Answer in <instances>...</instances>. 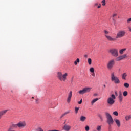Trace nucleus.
I'll return each instance as SVG.
<instances>
[{"label": "nucleus", "instance_id": "47", "mask_svg": "<svg viewBox=\"0 0 131 131\" xmlns=\"http://www.w3.org/2000/svg\"><path fill=\"white\" fill-rule=\"evenodd\" d=\"M97 6H98V3H96V4H95V7H97Z\"/></svg>", "mask_w": 131, "mask_h": 131}, {"label": "nucleus", "instance_id": "42", "mask_svg": "<svg viewBox=\"0 0 131 131\" xmlns=\"http://www.w3.org/2000/svg\"><path fill=\"white\" fill-rule=\"evenodd\" d=\"M36 104H38V99H36Z\"/></svg>", "mask_w": 131, "mask_h": 131}, {"label": "nucleus", "instance_id": "41", "mask_svg": "<svg viewBox=\"0 0 131 131\" xmlns=\"http://www.w3.org/2000/svg\"><path fill=\"white\" fill-rule=\"evenodd\" d=\"M8 131H15L14 130H12V129H11V128H9L8 130Z\"/></svg>", "mask_w": 131, "mask_h": 131}, {"label": "nucleus", "instance_id": "16", "mask_svg": "<svg viewBox=\"0 0 131 131\" xmlns=\"http://www.w3.org/2000/svg\"><path fill=\"white\" fill-rule=\"evenodd\" d=\"M63 129L66 131H69L71 129V127L69 125L66 124L63 127Z\"/></svg>", "mask_w": 131, "mask_h": 131}, {"label": "nucleus", "instance_id": "34", "mask_svg": "<svg viewBox=\"0 0 131 131\" xmlns=\"http://www.w3.org/2000/svg\"><path fill=\"white\" fill-rule=\"evenodd\" d=\"M85 129L86 131L90 130V127L89 126H86L85 127Z\"/></svg>", "mask_w": 131, "mask_h": 131}, {"label": "nucleus", "instance_id": "27", "mask_svg": "<svg viewBox=\"0 0 131 131\" xmlns=\"http://www.w3.org/2000/svg\"><path fill=\"white\" fill-rule=\"evenodd\" d=\"M128 93L127 92V91H124L123 93V96H124V97H126V96H127Z\"/></svg>", "mask_w": 131, "mask_h": 131}, {"label": "nucleus", "instance_id": "17", "mask_svg": "<svg viewBox=\"0 0 131 131\" xmlns=\"http://www.w3.org/2000/svg\"><path fill=\"white\" fill-rule=\"evenodd\" d=\"M122 79L124 80H126V77H127V74L126 73H124L122 74Z\"/></svg>", "mask_w": 131, "mask_h": 131}, {"label": "nucleus", "instance_id": "20", "mask_svg": "<svg viewBox=\"0 0 131 131\" xmlns=\"http://www.w3.org/2000/svg\"><path fill=\"white\" fill-rule=\"evenodd\" d=\"M125 51H126V48H124V49L120 50L119 51V53L120 54V55H122V54H124V52H125Z\"/></svg>", "mask_w": 131, "mask_h": 131}, {"label": "nucleus", "instance_id": "44", "mask_svg": "<svg viewBox=\"0 0 131 131\" xmlns=\"http://www.w3.org/2000/svg\"><path fill=\"white\" fill-rule=\"evenodd\" d=\"M128 29H129V31L131 32V27H128Z\"/></svg>", "mask_w": 131, "mask_h": 131}, {"label": "nucleus", "instance_id": "1", "mask_svg": "<svg viewBox=\"0 0 131 131\" xmlns=\"http://www.w3.org/2000/svg\"><path fill=\"white\" fill-rule=\"evenodd\" d=\"M67 76H68V73H66L64 74H63L61 72H58L57 73L58 79L61 81H63V82L66 81V80L67 79Z\"/></svg>", "mask_w": 131, "mask_h": 131}, {"label": "nucleus", "instance_id": "35", "mask_svg": "<svg viewBox=\"0 0 131 131\" xmlns=\"http://www.w3.org/2000/svg\"><path fill=\"white\" fill-rule=\"evenodd\" d=\"M37 131H43V129L41 128L40 127H38V128L36 129Z\"/></svg>", "mask_w": 131, "mask_h": 131}, {"label": "nucleus", "instance_id": "37", "mask_svg": "<svg viewBox=\"0 0 131 131\" xmlns=\"http://www.w3.org/2000/svg\"><path fill=\"white\" fill-rule=\"evenodd\" d=\"M104 32L105 33V35H108V33H109V31H107V30H104Z\"/></svg>", "mask_w": 131, "mask_h": 131}, {"label": "nucleus", "instance_id": "45", "mask_svg": "<svg viewBox=\"0 0 131 131\" xmlns=\"http://www.w3.org/2000/svg\"><path fill=\"white\" fill-rule=\"evenodd\" d=\"M84 58H88V55H84Z\"/></svg>", "mask_w": 131, "mask_h": 131}, {"label": "nucleus", "instance_id": "48", "mask_svg": "<svg viewBox=\"0 0 131 131\" xmlns=\"http://www.w3.org/2000/svg\"><path fill=\"white\" fill-rule=\"evenodd\" d=\"M115 94L116 96H117V92H115Z\"/></svg>", "mask_w": 131, "mask_h": 131}, {"label": "nucleus", "instance_id": "14", "mask_svg": "<svg viewBox=\"0 0 131 131\" xmlns=\"http://www.w3.org/2000/svg\"><path fill=\"white\" fill-rule=\"evenodd\" d=\"M9 111L8 110H3L0 111V119L3 117V116L5 115L7 112Z\"/></svg>", "mask_w": 131, "mask_h": 131}, {"label": "nucleus", "instance_id": "24", "mask_svg": "<svg viewBox=\"0 0 131 131\" xmlns=\"http://www.w3.org/2000/svg\"><path fill=\"white\" fill-rule=\"evenodd\" d=\"M116 16H117V14H116V13L113 14L112 20H113V22H116L115 18H114V17H116Z\"/></svg>", "mask_w": 131, "mask_h": 131}, {"label": "nucleus", "instance_id": "32", "mask_svg": "<svg viewBox=\"0 0 131 131\" xmlns=\"http://www.w3.org/2000/svg\"><path fill=\"white\" fill-rule=\"evenodd\" d=\"M113 115L115 116H118V112L117 111H115L113 113Z\"/></svg>", "mask_w": 131, "mask_h": 131}, {"label": "nucleus", "instance_id": "26", "mask_svg": "<svg viewBox=\"0 0 131 131\" xmlns=\"http://www.w3.org/2000/svg\"><path fill=\"white\" fill-rule=\"evenodd\" d=\"M79 62H80V60H79V58H77V59H76V60L75 61V62H74V64H75V65H77V63H79Z\"/></svg>", "mask_w": 131, "mask_h": 131}, {"label": "nucleus", "instance_id": "18", "mask_svg": "<svg viewBox=\"0 0 131 131\" xmlns=\"http://www.w3.org/2000/svg\"><path fill=\"white\" fill-rule=\"evenodd\" d=\"M69 113H70V110H69V111L66 112L62 114L61 115V116H60V118H63V116L67 115V114H69Z\"/></svg>", "mask_w": 131, "mask_h": 131}, {"label": "nucleus", "instance_id": "23", "mask_svg": "<svg viewBox=\"0 0 131 131\" xmlns=\"http://www.w3.org/2000/svg\"><path fill=\"white\" fill-rule=\"evenodd\" d=\"M99 100V98H95L91 101V105H94L97 101Z\"/></svg>", "mask_w": 131, "mask_h": 131}, {"label": "nucleus", "instance_id": "2", "mask_svg": "<svg viewBox=\"0 0 131 131\" xmlns=\"http://www.w3.org/2000/svg\"><path fill=\"white\" fill-rule=\"evenodd\" d=\"M111 80L114 82L115 84H118L120 83V80H119V78L115 75V73L114 72H112L111 74Z\"/></svg>", "mask_w": 131, "mask_h": 131}, {"label": "nucleus", "instance_id": "36", "mask_svg": "<svg viewBox=\"0 0 131 131\" xmlns=\"http://www.w3.org/2000/svg\"><path fill=\"white\" fill-rule=\"evenodd\" d=\"M102 6H105L106 5V0H103L102 1Z\"/></svg>", "mask_w": 131, "mask_h": 131}, {"label": "nucleus", "instance_id": "15", "mask_svg": "<svg viewBox=\"0 0 131 131\" xmlns=\"http://www.w3.org/2000/svg\"><path fill=\"white\" fill-rule=\"evenodd\" d=\"M118 99L120 103H121V102H122V100H123V96H122V93H121V92H120L119 93Z\"/></svg>", "mask_w": 131, "mask_h": 131}, {"label": "nucleus", "instance_id": "3", "mask_svg": "<svg viewBox=\"0 0 131 131\" xmlns=\"http://www.w3.org/2000/svg\"><path fill=\"white\" fill-rule=\"evenodd\" d=\"M105 115L106 118L107 119V123H108V125H111V124H113L114 122V120H113V118L110 114L108 112H105Z\"/></svg>", "mask_w": 131, "mask_h": 131}, {"label": "nucleus", "instance_id": "4", "mask_svg": "<svg viewBox=\"0 0 131 131\" xmlns=\"http://www.w3.org/2000/svg\"><path fill=\"white\" fill-rule=\"evenodd\" d=\"M116 97L114 94H112L111 95V97H109L107 98V103L109 106H112L114 103H115V99Z\"/></svg>", "mask_w": 131, "mask_h": 131}, {"label": "nucleus", "instance_id": "7", "mask_svg": "<svg viewBox=\"0 0 131 131\" xmlns=\"http://www.w3.org/2000/svg\"><path fill=\"white\" fill-rule=\"evenodd\" d=\"M109 52L113 57H118V50L114 48L110 49Z\"/></svg>", "mask_w": 131, "mask_h": 131}, {"label": "nucleus", "instance_id": "51", "mask_svg": "<svg viewBox=\"0 0 131 131\" xmlns=\"http://www.w3.org/2000/svg\"><path fill=\"white\" fill-rule=\"evenodd\" d=\"M32 98L34 99V97H32Z\"/></svg>", "mask_w": 131, "mask_h": 131}, {"label": "nucleus", "instance_id": "22", "mask_svg": "<svg viewBox=\"0 0 131 131\" xmlns=\"http://www.w3.org/2000/svg\"><path fill=\"white\" fill-rule=\"evenodd\" d=\"M131 119V115H126L125 116V120L126 121H128V120H130Z\"/></svg>", "mask_w": 131, "mask_h": 131}, {"label": "nucleus", "instance_id": "11", "mask_svg": "<svg viewBox=\"0 0 131 131\" xmlns=\"http://www.w3.org/2000/svg\"><path fill=\"white\" fill-rule=\"evenodd\" d=\"M71 98H72V91H70L68 95V97L67 99V103H69L71 102Z\"/></svg>", "mask_w": 131, "mask_h": 131}, {"label": "nucleus", "instance_id": "10", "mask_svg": "<svg viewBox=\"0 0 131 131\" xmlns=\"http://www.w3.org/2000/svg\"><path fill=\"white\" fill-rule=\"evenodd\" d=\"M126 58H127V55L124 54L116 58V61H121V60H123V59H126Z\"/></svg>", "mask_w": 131, "mask_h": 131}, {"label": "nucleus", "instance_id": "6", "mask_svg": "<svg viewBox=\"0 0 131 131\" xmlns=\"http://www.w3.org/2000/svg\"><path fill=\"white\" fill-rule=\"evenodd\" d=\"M115 64V61L114 59H112L108 61V62L107 63V68L109 70H111L112 68H113V66H114Z\"/></svg>", "mask_w": 131, "mask_h": 131}, {"label": "nucleus", "instance_id": "50", "mask_svg": "<svg viewBox=\"0 0 131 131\" xmlns=\"http://www.w3.org/2000/svg\"><path fill=\"white\" fill-rule=\"evenodd\" d=\"M64 124L66 123V120L64 121Z\"/></svg>", "mask_w": 131, "mask_h": 131}, {"label": "nucleus", "instance_id": "25", "mask_svg": "<svg viewBox=\"0 0 131 131\" xmlns=\"http://www.w3.org/2000/svg\"><path fill=\"white\" fill-rule=\"evenodd\" d=\"M102 129V126H97L96 127V130L97 131H101Z\"/></svg>", "mask_w": 131, "mask_h": 131}, {"label": "nucleus", "instance_id": "30", "mask_svg": "<svg viewBox=\"0 0 131 131\" xmlns=\"http://www.w3.org/2000/svg\"><path fill=\"white\" fill-rule=\"evenodd\" d=\"M124 86L125 88H129V84H128V83H125L124 84Z\"/></svg>", "mask_w": 131, "mask_h": 131}, {"label": "nucleus", "instance_id": "5", "mask_svg": "<svg viewBox=\"0 0 131 131\" xmlns=\"http://www.w3.org/2000/svg\"><path fill=\"white\" fill-rule=\"evenodd\" d=\"M91 90L92 88L86 87L83 88L82 90L79 91L78 93L80 95H84V94H86V93H90Z\"/></svg>", "mask_w": 131, "mask_h": 131}, {"label": "nucleus", "instance_id": "13", "mask_svg": "<svg viewBox=\"0 0 131 131\" xmlns=\"http://www.w3.org/2000/svg\"><path fill=\"white\" fill-rule=\"evenodd\" d=\"M114 121H115L118 127H120V125H121L120 120H119L118 119L115 118L114 119Z\"/></svg>", "mask_w": 131, "mask_h": 131}, {"label": "nucleus", "instance_id": "8", "mask_svg": "<svg viewBox=\"0 0 131 131\" xmlns=\"http://www.w3.org/2000/svg\"><path fill=\"white\" fill-rule=\"evenodd\" d=\"M26 126V122L24 121H20L17 123V127L19 128H24Z\"/></svg>", "mask_w": 131, "mask_h": 131}, {"label": "nucleus", "instance_id": "38", "mask_svg": "<svg viewBox=\"0 0 131 131\" xmlns=\"http://www.w3.org/2000/svg\"><path fill=\"white\" fill-rule=\"evenodd\" d=\"M130 22H131V18H128V19L127 20V23H130Z\"/></svg>", "mask_w": 131, "mask_h": 131}, {"label": "nucleus", "instance_id": "21", "mask_svg": "<svg viewBox=\"0 0 131 131\" xmlns=\"http://www.w3.org/2000/svg\"><path fill=\"white\" fill-rule=\"evenodd\" d=\"M16 127H18V124H12L11 126L9 127V128H11V129H12V128H16Z\"/></svg>", "mask_w": 131, "mask_h": 131}, {"label": "nucleus", "instance_id": "31", "mask_svg": "<svg viewBox=\"0 0 131 131\" xmlns=\"http://www.w3.org/2000/svg\"><path fill=\"white\" fill-rule=\"evenodd\" d=\"M90 72H91L92 73H94V72H95V69H94V68H91L90 69Z\"/></svg>", "mask_w": 131, "mask_h": 131}, {"label": "nucleus", "instance_id": "49", "mask_svg": "<svg viewBox=\"0 0 131 131\" xmlns=\"http://www.w3.org/2000/svg\"><path fill=\"white\" fill-rule=\"evenodd\" d=\"M104 88H106V85H103Z\"/></svg>", "mask_w": 131, "mask_h": 131}, {"label": "nucleus", "instance_id": "39", "mask_svg": "<svg viewBox=\"0 0 131 131\" xmlns=\"http://www.w3.org/2000/svg\"><path fill=\"white\" fill-rule=\"evenodd\" d=\"M78 103L79 105L81 104L82 103V99H81Z\"/></svg>", "mask_w": 131, "mask_h": 131}, {"label": "nucleus", "instance_id": "33", "mask_svg": "<svg viewBox=\"0 0 131 131\" xmlns=\"http://www.w3.org/2000/svg\"><path fill=\"white\" fill-rule=\"evenodd\" d=\"M98 117L100 118L101 121H103V116H102V115H99Z\"/></svg>", "mask_w": 131, "mask_h": 131}, {"label": "nucleus", "instance_id": "29", "mask_svg": "<svg viewBox=\"0 0 131 131\" xmlns=\"http://www.w3.org/2000/svg\"><path fill=\"white\" fill-rule=\"evenodd\" d=\"M78 110H79V107H75V113H76V114H77V113H78Z\"/></svg>", "mask_w": 131, "mask_h": 131}, {"label": "nucleus", "instance_id": "28", "mask_svg": "<svg viewBox=\"0 0 131 131\" xmlns=\"http://www.w3.org/2000/svg\"><path fill=\"white\" fill-rule=\"evenodd\" d=\"M88 64L89 65H92V59L91 58H88Z\"/></svg>", "mask_w": 131, "mask_h": 131}, {"label": "nucleus", "instance_id": "46", "mask_svg": "<svg viewBox=\"0 0 131 131\" xmlns=\"http://www.w3.org/2000/svg\"><path fill=\"white\" fill-rule=\"evenodd\" d=\"M92 76H93L94 77H95V73H93L92 74Z\"/></svg>", "mask_w": 131, "mask_h": 131}, {"label": "nucleus", "instance_id": "12", "mask_svg": "<svg viewBox=\"0 0 131 131\" xmlns=\"http://www.w3.org/2000/svg\"><path fill=\"white\" fill-rule=\"evenodd\" d=\"M105 36L106 37L107 40H109L110 41H115V40H116V38H113L108 35H105Z\"/></svg>", "mask_w": 131, "mask_h": 131}, {"label": "nucleus", "instance_id": "43", "mask_svg": "<svg viewBox=\"0 0 131 131\" xmlns=\"http://www.w3.org/2000/svg\"><path fill=\"white\" fill-rule=\"evenodd\" d=\"M97 8L98 9H100V8H101V4H99Z\"/></svg>", "mask_w": 131, "mask_h": 131}, {"label": "nucleus", "instance_id": "40", "mask_svg": "<svg viewBox=\"0 0 131 131\" xmlns=\"http://www.w3.org/2000/svg\"><path fill=\"white\" fill-rule=\"evenodd\" d=\"M93 96H94V97H97V96H98V94L95 93L93 94Z\"/></svg>", "mask_w": 131, "mask_h": 131}, {"label": "nucleus", "instance_id": "19", "mask_svg": "<svg viewBox=\"0 0 131 131\" xmlns=\"http://www.w3.org/2000/svg\"><path fill=\"white\" fill-rule=\"evenodd\" d=\"M85 119H86V117L83 116H81L80 118V121H82V122H84L85 121Z\"/></svg>", "mask_w": 131, "mask_h": 131}, {"label": "nucleus", "instance_id": "9", "mask_svg": "<svg viewBox=\"0 0 131 131\" xmlns=\"http://www.w3.org/2000/svg\"><path fill=\"white\" fill-rule=\"evenodd\" d=\"M125 35V31H120L118 32L116 38H121Z\"/></svg>", "mask_w": 131, "mask_h": 131}]
</instances>
